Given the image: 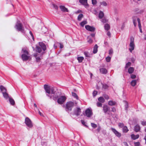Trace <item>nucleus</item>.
I'll list each match as a JSON object with an SVG mask.
<instances>
[{
  "label": "nucleus",
  "instance_id": "obj_30",
  "mask_svg": "<svg viewBox=\"0 0 146 146\" xmlns=\"http://www.w3.org/2000/svg\"><path fill=\"white\" fill-rule=\"evenodd\" d=\"M77 59L78 60V62L79 63H81L82 62V61L84 60V58L82 56H80L78 57Z\"/></svg>",
  "mask_w": 146,
  "mask_h": 146
},
{
  "label": "nucleus",
  "instance_id": "obj_56",
  "mask_svg": "<svg viewBox=\"0 0 146 146\" xmlns=\"http://www.w3.org/2000/svg\"><path fill=\"white\" fill-rule=\"evenodd\" d=\"M102 22L104 23H106L107 22V20L105 18L102 20Z\"/></svg>",
  "mask_w": 146,
  "mask_h": 146
},
{
  "label": "nucleus",
  "instance_id": "obj_33",
  "mask_svg": "<svg viewBox=\"0 0 146 146\" xmlns=\"http://www.w3.org/2000/svg\"><path fill=\"white\" fill-rule=\"evenodd\" d=\"M104 29L105 30L108 31L110 29V25L108 24H106L105 25Z\"/></svg>",
  "mask_w": 146,
  "mask_h": 146
},
{
  "label": "nucleus",
  "instance_id": "obj_5",
  "mask_svg": "<svg viewBox=\"0 0 146 146\" xmlns=\"http://www.w3.org/2000/svg\"><path fill=\"white\" fill-rule=\"evenodd\" d=\"M84 115L88 117H91L93 115L92 110L89 108L87 109L85 111V112L83 113Z\"/></svg>",
  "mask_w": 146,
  "mask_h": 146
},
{
  "label": "nucleus",
  "instance_id": "obj_58",
  "mask_svg": "<svg viewBox=\"0 0 146 146\" xmlns=\"http://www.w3.org/2000/svg\"><path fill=\"white\" fill-rule=\"evenodd\" d=\"M81 121L83 125H84L85 126H86V125H85V122L84 121V120H81Z\"/></svg>",
  "mask_w": 146,
  "mask_h": 146
},
{
  "label": "nucleus",
  "instance_id": "obj_3",
  "mask_svg": "<svg viewBox=\"0 0 146 146\" xmlns=\"http://www.w3.org/2000/svg\"><path fill=\"white\" fill-rule=\"evenodd\" d=\"M74 102H68L66 103L65 110L67 111H71L74 106Z\"/></svg>",
  "mask_w": 146,
  "mask_h": 146
},
{
  "label": "nucleus",
  "instance_id": "obj_25",
  "mask_svg": "<svg viewBox=\"0 0 146 146\" xmlns=\"http://www.w3.org/2000/svg\"><path fill=\"white\" fill-rule=\"evenodd\" d=\"M134 68L132 67H130L128 69V72L130 74H132L134 71Z\"/></svg>",
  "mask_w": 146,
  "mask_h": 146
},
{
  "label": "nucleus",
  "instance_id": "obj_44",
  "mask_svg": "<svg viewBox=\"0 0 146 146\" xmlns=\"http://www.w3.org/2000/svg\"><path fill=\"white\" fill-rule=\"evenodd\" d=\"M97 106L98 107H102V104L100 102H97L96 103Z\"/></svg>",
  "mask_w": 146,
  "mask_h": 146
},
{
  "label": "nucleus",
  "instance_id": "obj_14",
  "mask_svg": "<svg viewBox=\"0 0 146 146\" xmlns=\"http://www.w3.org/2000/svg\"><path fill=\"white\" fill-rule=\"evenodd\" d=\"M38 44L40 47L44 51L46 50V46L44 43L42 42H39Z\"/></svg>",
  "mask_w": 146,
  "mask_h": 146
},
{
  "label": "nucleus",
  "instance_id": "obj_63",
  "mask_svg": "<svg viewBox=\"0 0 146 146\" xmlns=\"http://www.w3.org/2000/svg\"><path fill=\"white\" fill-rule=\"evenodd\" d=\"M59 47L60 48H62L63 47V45L61 43H60Z\"/></svg>",
  "mask_w": 146,
  "mask_h": 146
},
{
  "label": "nucleus",
  "instance_id": "obj_51",
  "mask_svg": "<svg viewBox=\"0 0 146 146\" xmlns=\"http://www.w3.org/2000/svg\"><path fill=\"white\" fill-rule=\"evenodd\" d=\"M100 129L101 128L99 127L97 129L94 131V132L97 133L98 132L100 131Z\"/></svg>",
  "mask_w": 146,
  "mask_h": 146
},
{
  "label": "nucleus",
  "instance_id": "obj_43",
  "mask_svg": "<svg viewBox=\"0 0 146 146\" xmlns=\"http://www.w3.org/2000/svg\"><path fill=\"white\" fill-rule=\"evenodd\" d=\"M116 103L114 101L110 100V106L115 105Z\"/></svg>",
  "mask_w": 146,
  "mask_h": 146
},
{
  "label": "nucleus",
  "instance_id": "obj_54",
  "mask_svg": "<svg viewBox=\"0 0 146 146\" xmlns=\"http://www.w3.org/2000/svg\"><path fill=\"white\" fill-rule=\"evenodd\" d=\"M140 145V143L139 142L134 143L135 146H139Z\"/></svg>",
  "mask_w": 146,
  "mask_h": 146
},
{
  "label": "nucleus",
  "instance_id": "obj_4",
  "mask_svg": "<svg viewBox=\"0 0 146 146\" xmlns=\"http://www.w3.org/2000/svg\"><path fill=\"white\" fill-rule=\"evenodd\" d=\"M134 39L133 36H131L130 38V42L129 46L130 48H129V50L131 52H132V50H133L135 48V44L134 43Z\"/></svg>",
  "mask_w": 146,
  "mask_h": 146
},
{
  "label": "nucleus",
  "instance_id": "obj_64",
  "mask_svg": "<svg viewBox=\"0 0 146 146\" xmlns=\"http://www.w3.org/2000/svg\"><path fill=\"white\" fill-rule=\"evenodd\" d=\"M104 44L106 46H108V43L106 41H105L104 42Z\"/></svg>",
  "mask_w": 146,
  "mask_h": 146
},
{
  "label": "nucleus",
  "instance_id": "obj_62",
  "mask_svg": "<svg viewBox=\"0 0 146 146\" xmlns=\"http://www.w3.org/2000/svg\"><path fill=\"white\" fill-rule=\"evenodd\" d=\"M144 11V10L143 9H142L140 10L139 12H138V13L141 14L143 13Z\"/></svg>",
  "mask_w": 146,
  "mask_h": 146
},
{
  "label": "nucleus",
  "instance_id": "obj_29",
  "mask_svg": "<svg viewBox=\"0 0 146 146\" xmlns=\"http://www.w3.org/2000/svg\"><path fill=\"white\" fill-rule=\"evenodd\" d=\"M104 16V13L102 11H100L98 15L99 18L102 19Z\"/></svg>",
  "mask_w": 146,
  "mask_h": 146
},
{
  "label": "nucleus",
  "instance_id": "obj_55",
  "mask_svg": "<svg viewBox=\"0 0 146 146\" xmlns=\"http://www.w3.org/2000/svg\"><path fill=\"white\" fill-rule=\"evenodd\" d=\"M136 77V76L135 75L131 74V78L132 79L135 78Z\"/></svg>",
  "mask_w": 146,
  "mask_h": 146
},
{
  "label": "nucleus",
  "instance_id": "obj_39",
  "mask_svg": "<svg viewBox=\"0 0 146 146\" xmlns=\"http://www.w3.org/2000/svg\"><path fill=\"white\" fill-rule=\"evenodd\" d=\"M133 22L134 27H135L137 26L136 20V19H135L133 17Z\"/></svg>",
  "mask_w": 146,
  "mask_h": 146
},
{
  "label": "nucleus",
  "instance_id": "obj_7",
  "mask_svg": "<svg viewBox=\"0 0 146 146\" xmlns=\"http://www.w3.org/2000/svg\"><path fill=\"white\" fill-rule=\"evenodd\" d=\"M25 123L30 128L32 127L33 126V124L31 120L29 118L27 117L25 119Z\"/></svg>",
  "mask_w": 146,
  "mask_h": 146
},
{
  "label": "nucleus",
  "instance_id": "obj_12",
  "mask_svg": "<svg viewBox=\"0 0 146 146\" xmlns=\"http://www.w3.org/2000/svg\"><path fill=\"white\" fill-rule=\"evenodd\" d=\"M29 54H22L21 56V58L22 60L24 61L27 60L29 58L30 56H29Z\"/></svg>",
  "mask_w": 146,
  "mask_h": 146
},
{
  "label": "nucleus",
  "instance_id": "obj_8",
  "mask_svg": "<svg viewBox=\"0 0 146 146\" xmlns=\"http://www.w3.org/2000/svg\"><path fill=\"white\" fill-rule=\"evenodd\" d=\"M81 113V110L80 108H77L76 109H74V114L78 116L80 115Z\"/></svg>",
  "mask_w": 146,
  "mask_h": 146
},
{
  "label": "nucleus",
  "instance_id": "obj_46",
  "mask_svg": "<svg viewBox=\"0 0 146 146\" xmlns=\"http://www.w3.org/2000/svg\"><path fill=\"white\" fill-rule=\"evenodd\" d=\"M91 125L92 127L94 128H96L97 127V125L96 124L93 123H91Z\"/></svg>",
  "mask_w": 146,
  "mask_h": 146
},
{
  "label": "nucleus",
  "instance_id": "obj_11",
  "mask_svg": "<svg viewBox=\"0 0 146 146\" xmlns=\"http://www.w3.org/2000/svg\"><path fill=\"white\" fill-rule=\"evenodd\" d=\"M79 1L86 8H87L89 7V5L87 3V0H79Z\"/></svg>",
  "mask_w": 146,
  "mask_h": 146
},
{
  "label": "nucleus",
  "instance_id": "obj_53",
  "mask_svg": "<svg viewBox=\"0 0 146 146\" xmlns=\"http://www.w3.org/2000/svg\"><path fill=\"white\" fill-rule=\"evenodd\" d=\"M53 7L56 10L58 9V6L55 4H52Z\"/></svg>",
  "mask_w": 146,
  "mask_h": 146
},
{
  "label": "nucleus",
  "instance_id": "obj_17",
  "mask_svg": "<svg viewBox=\"0 0 146 146\" xmlns=\"http://www.w3.org/2000/svg\"><path fill=\"white\" fill-rule=\"evenodd\" d=\"M21 53H22V54H29V52L25 48H22Z\"/></svg>",
  "mask_w": 146,
  "mask_h": 146
},
{
  "label": "nucleus",
  "instance_id": "obj_6",
  "mask_svg": "<svg viewBox=\"0 0 146 146\" xmlns=\"http://www.w3.org/2000/svg\"><path fill=\"white\" fill-rule=\"evenodd\" d=\"M66 99V98L64 96H60L58 99L57 102L60 104H62L65 102Z\"/></svg>",
  "mask_w": 146,
  "mask_h": 146
},
{
  "label": "nucleus",
  "instance_id": "obj_18",
  "mask_svg": "<svg viewBox=\"0 0 146 146\" xmlns=\"http://www.w3.org/2000/svg\"><path fill=\"white\" fill-rule=\"evenodd\" d=\"M3 97L6 100L9 98V94L7 93V92H5L2 93Z\"/></svg>",
  "mask_w": 146,
  "mask_h": 146
},
{
  "label": "nucleus",
  "instance_id": "obj_36",
  "mask_svg": "<svg viewBox=\"0 0 146 146\" xmlns=\"http://www.w3.org/2000/svg\"><path fill=\"white\" fill-rule=\"evenodd\" d=\"M72 95L74 98L77 99H78V98L77 94L75 92H72Z\"/></svg>",
  "mask_w": 146,
  "mask_h": 146
},
{
  "label": "nucleus",
  "instance_id": "obj_42",
  "mask_svg": "<svg viewBox=\"0 0 146 146\" xmlns=\"http://www.w3.org/2000/svg\"><path fill=\"white\" fill-rule=\"evenodd\" d=\"M103 97L106 100H108L109 98V97L106 94H104L103 95Z\"/></svg>",
  "mask_w": 146,
  "mask_h": 146
},
{
  "label": "nucleus",
  "instance_id": "obj_9",
  "mask_svg": "<svg viewBox=\"0 0 146 146\" xmlns=\"http://www.w3.org/2000/svg\"><path fill=\"white\" fill-rule=\"evenodd\" d=\"M85 28L87 30L91 32H94L95 30V27L88 25H85Z\"/></svg>",
  "mask_w": 146,
  "mask_h": 146
},
{
  "label": "nucleus",
  "instance_id": "obj_16",
  "mask_svg": "<svg viewBox=\"0 0 146 146\" xmlns=\"http://www.w3.org/2000/svg\"><path fill=\"white\" fill-rule=\"evenodd\" d=\"M0 89L2 94L6 92H7L6 88L2 85L0 86Z\"/></svg>",
  "mask_w": 146,
  "mask_h": 146
},
{
  "label": "nucleus",
  "instance_id": "obj_57",
  "mask_svg": "<svg viewBox=\"0 0 146 146\" xmlns=\"http://www.w3.org/2000/svg\"><path fill=\"white\" fill-rule=\"evenodd\" d=\"M106 61L108 62H110V56H108V57L106 58Z\"/></svg>",
  "mask_w": 146,
  "mask_h": 146
},
{
  "label": "nucleus",
  "instance_id": "obj_15",
  "mask_svg": "<svg viewBox=\"0 0 146 146\" xmlns=\"http://www.w3.org/2000/svg\"><path fill=\"white\" fill-rule=\"evenodd\" d=\"M59 7L61 11H62L64 12H68L69 11L67 8L65 7L64 6L60 5Z\"/></svg>",
  "mask_w": 146,
  "mask_h": 146
},
{
  "label": "nucleus",
  "instance_id": "obj_59",
  "mask_svg": "<svg viewBox=\"0 0 146 146\" xmlns=\"http://www.w3.org/2000/svg\"><path fill=\"white\" fill-rule=\"evenodd\" d=\"M141 124L143 125H146V121H141Z\"/></svg>",
  "mask_w": 146,
  "mask_h": 146
},
{
  "label": "nucleus",
  "instance_id": "obj_24",
  "mask_svg": "<svg viewBox=\"0 0 146 146\" xmlns=\"http://www.w3.org/2000/svg\"><path fill=\"white\" fill-rule=\"evenodd\" d=\"M35 49L36 51L39 53H40L42 52V49L39 46H36Z\"/></svg>",
  "mask_w": 146,
  "mask_h": 146
},
{
  "label": "nucleus",
  "instance_id": "obj_10",
  "mask_svg": "<svg viewBox=\"0 0 146 146\" xmlns=\"http://www.w3.org/2000/svg\"><path fill=\"white\" fill-rule=\"evenodd\" d=\"M111 129L112 131L115 135L116 136L118 137H120L121 136V134L117 131L115 129L111 128Z\"/></svg>",
  "mask_w": 146,
  "mask_h": 146
},
{
  "label": "nucleus",
  "instance_id": "obj_26",
  "mask_svg": "<svg viewBox=\"0 0 146 146\" xmlns=\"http://www.w3.org/2000/svg\"><path fill=\"white\" fill-rule=\"evenodd\" d=\"M123 102L125 103V110L127 111L128 108V102L124 100Z\"/></svg>",
  "mask_w": 146,
  "mask_h": 146
},
{
  "label": "nucleus",
  "instance_id": "obj_50",
  "mask_svg": "<svg viewBox=\"0 0 146 146\" xmlns=\"http://www.w3.org/2000/svg\"><path fill=\"white\" fill-rule=\"evenodd\" d=\"M111 108V111L113 112L114 113H115L116 112V109L115 107H113V108Z\"/></svg>",
  "mask_w": 146,
  "mask_h": 146
},
{
  "label": "nucleus",
  "instance_id": "obj_32",
  "mask_svg": "<svg viewBox=\"0 0 146 146\" xmlns=\"http://www.w3.org/2000/svg\"><path fill=\"white\" fill-rule=\"evenodd\" d=\"M137 83V81L136 80H133L131 82V85L134 86Z\"/></svg>",
  "mask_w": 146,
  "mask_h": 146
},
{
  "label": "nucleus",
  "instance_id": "obj_38",
  "mask_svg": "<svg viewBox=\"0 0 146 146\" xmlns=\"http://www.w3.org/2000/svg\"><path fill=\"white\" fill-rule=\"evenodd\" d=\"M137 21L138 23V25L139 28H141V21L139 18H137Z\"/></svg>",
  "mask_w": 146,
  "mask_h": 146
},
{
  "label": "nucleus",
  "instance_id": "obj_52",
  "mask_svg": "<svg viewBox=\"0 0 146 146\" xmlns=\"http://www.w3.org/2000/svg\"><path fill=\"white\" fill-rule=\"evenodd\" d=\"M92 4L93 5H95L97 3V1L96 0H92Z\"/></svg>",
  "mask_w": 146,
  "mask_h": 146
},
{
  "label": "nucleus",
  "instance_id": "obj_13",
  "mask_svg": "<svg viewBox=\"0 0 146 146\" xmlns=\"http://www.w3.org/2000/svg\"><path fill=\"white\" fill-rule=\"evenodd\" d=\"M103 110L104 112L105 113L109 114V107L107 105H104L103 106Z\"/></svg>",
  "mask_w": 146,
  "mask_h": 146
},
{
  "label": "nucleus",
  "instance_id": "obj_2",
  "mask_svg": "<svg viewBox=\"0 0 146 146\" xmlns=\"http://www.w3.org/2000/svg\"><path fill=\"white\" fill-rule=\"evenodd\" d=\"M15 28L17 31H21L22 33H24V28L20 21H17L15 26Z\"/></svg>",
  "mask_w": 146,
  "mask_h": 146
},
{
  "label": "nucleus",
  "instance_id": "obj_47",
  "mask_svg": "<svg viewBox=\"0 0 146 146\" xmlns=\"http://www.w3.org/2000/svg\"><path fill=\"white\" fill-rule=\"evenodd\" d=\"M100 4L101 5H102L104 6H106L107 5V4L105 1H103L102 2H100Z\"/></svg>",
  "mask_w": 146,
  "mask_h": 146
},
{
  "label": "nucleus",
  "instance_id": "obj_1",
  "mask_svg": "<svg viewBox=\"0 0 146 146\" xmlns=\"http://www.w3.org/2000/svg\"><path fill=\"white\" fill-rule=\"evenodd\" d=\"M44 88L46 94V95L50 97V99L54 100H56L60 96V93L56 92L53 87H51L47 85H44Z\"/></svg>",
  "mask_w": 146,
  "mask_h": 146
},
{
  "label": "nucleus",
  "instance_id": "obj_27",
  "mask_svg": "<svg viewBox=\"0 0 146 146\" xmlns=\"http://www.w3.org/2000/svg\"><path fill=\"white\" fill-rule=\"evenodd\" d=\"M98 101L101 103H103L105 102L104 98L103 97L101 96L98 99Z\"/></svg>",
  "mask_w": 146,
  "mask_h": 146
},
{
  "label": "nucleus",
  "instance_id": "obj_45",
  "mask_svg": "<svg viewBox=\"0 0 146 146\" xmlns=\"http://www.w3.org/2000/svg\"><path fill=\"white\" fill-rule=\"evenodd\" d=\"M98 92L96 90H94L93 92V96L94 97L97 95Z\"/></svg>",
  "mask_w": 146,
  "mask_h": 146
},
{
  "label": "nucleus",
  "instance_id": "obj_28",
  "mask_svg": "<svg viewBox=\"0 0 146 146\" xmlns=\"http://www.w3.org/2000/svg\"><path fill=\"white\" fill-rule=\"evenodd\" d=\"M9 101L11 105H14L15 102L13 99L11 98H9Z\"/></svg>",
  "mask_w": 146,
  "mask_h": 146
},
{
  "label": "nucleus",
  "instance_id": "obj_34",
  "mask_svg": "<svg viewBox=\"0 0 146 146\" xmlns=\"http://www.w3.org/2000/svg\"><path fill=\"white\" fill-rule=\"evenodd\" d=\"M128 130H129L128 129L127 126H125L123 127V132L127 133V132Z\"/></svg>",
  "mask_w": 146,
  "mask_h": 146
},
{
  "label": "nucleus",
  "instance_id": "obj_41",
  "mask_svg": "<svg viewBox=\"0 0 146 146\" xmlns=\"http://www.w3.org/2000/svg\"><path fill=\"white\" fill-rule=\"evenodd\" d=\"M131 63L130 62H128L126 64V65L125 66V68L126 69L128 68L129 66H131Z\"/></svg>",
  "mask_w": 146,
  "mask_h": 146
},
{
  "label": "nucleus",
  "instance_id": "obj_23",
  "mask_svg": "<svg viewBox=\"0 0 146 146\" xmlns=\"http://www.w3.org/2000/svg\"><path fill=\"white\" fill-rule=\"evenodd\" d=\"M98 46L97 44L95 45L94 47L93 52L94 54L98 52Z\"/></svg>",
  "mask_w": 146,
  "mask_h": 146
},
{
  "label": "nucleus",
  "instance_id": "obj_19",
  "mask_svg": "<svg viewBox=\"0 0 146 146\" xmlns=\"http://www.w3.org/2000/svg\"><path fill=\"white\" fill-rule=\"evenodd\" d=\"M38 54L37 53H36L34 54V56L36 58V60L37 62H39L40 61V58L39 56H38Z\"/></svg>",
  "mask_w": 146,
  "mask_h": 146
},
{
  "label": "nucleus",
  "instance_id": "obj_37",
  "mask_svg": "<svg viewBox=\"0 0 146 146\" xmlns=\"http://www.w3.org/2000/svg\"><path fill=\"white\" fill-rule=\"evenodd\" d=\"M84 54L86 57H88V58H89L90 57V54L89 53H88L87 52H84Z\"/></svg>",
  "mask_w": 146,
  "mask_h": 146
},
{
  "label": "nucleus",
  "instance_id": "obj_61",
  "mask_svg": "<svg viewBox=\"0 0 146 146\" xmlns=\"http://www.w3.org/2000/svg\"><path fill=\"white\" fill-rule=\"evenodd\" d=\"M88 42L90 43H91L93 42V40L91 39H90L88 41Z\"/></svg>",
  "mask_w": 146,
  "mask_h": 146
},
{
  "label": "nucleus",
  "instance_id": "obj_49",
  "mask_svg": "<svg viewBox=\"0 0 146 146\" xmlns=\"http://www.w3.org/2000/svg\"><path fill=\"white\" fill-rule=\"evenodd\" d=\"M118 125L120 127H123L124 126V124L122 123H119L118 124Z\"/></svg>",
  "mask_w": 146,
  "mask_h": 146
},
{
  "label": "nucleus",
  "instance_id": "obj_60",
  "mask_svg": "<svg viewBox=\"0 0 146 146\" xmlns=\"http://www.w3.org/2000/svg\"><path fill=\"white\" fill-rule=\"evenodd\" d=\"M113 53V49L111 48H110V56L111 55V54H112ZM111 57L110 56V60L111 59Z\"/></svg>",
  "mask_w": 146,
  "mask_h": 146
},
{
  "label": "nucleus",
  "instance_id": "obj_40",
  "mask_svg": "<svg viewBox=\"0 0 146 146\" xmlns=\"http://www.w3.org/2000/svg\"><path fill=\"white\" fill-rule=\"evenodd\" d=\"M60 43L56 42L54 45V47L55 49L56 48L59 46Z\"/></svg>",
  "mask_w": 146,
  "mask_h": 146
},
{
  "label": "nucleus",
  "instance_id": "obj_22",
  "mask_svg": "<svg viewBox=\"0 0 146 146\" xmlns=\"http://www.w3.org/2000/svg\"><path fill=\"white\" fill-rule=\"evenodd\" d=\"M131 137L133 139L135 140L139 138V135L138 134L135 135L134 134H133L131 135Z\"/></svg>",
  "mask_w": 146,
  "mask_h": 146
},
{
  "label": "nucleus",
  "instance_id": "obj_35",
  "mask_svg": "<svg viewBox=\"0 0 146 146\" xmlns=\"http://www.w3.org/2000/svg\"><path fill=\"white\" fill-rule=\"evenodd\" d=\"M83 17V15L82 14H80L79 15L78 17V20L79 21H80L82 18Z\"/></svg>",
  "mask_w": 146,
  "mask_h": 146
},
{
  "label": "nucleus",
  "instance_id": "obj_31",
  "mask_svg": "<svg viewBox=\"0 0 146 146\" xmlns=\"http://www.w3.org/2000/svg\"><path fill=\"white\" fill-rule=\"evenodd\" d=\"M87 23V22L86 20H84L80 23V25L81 26L83 27Z\"/></svg>",
  "mask_w": 146,
  "mask_h": 146
},
{
  "label": "nucleus",
  "instance_id": "obj_20",
  "mask_svg": "<svg viewBox=\"0 0 146 146\" xmlns=\"http://www.w3.org/2000/svg\"><path fill=\"white\" fill-rule=\"evenodd\" d=\"M140 126L138 124L136 125L134 127V131L136 132L139 131L140 130Z\"/></svg>",
  "mask_w": 146,
  "mask_h": 146
},
{
  "label": "nucleus",
  "instance_id": "obj_21",
  "mask_svg": "<svg viewBox=\"0 0 146 146\" xmlns=\"http://www.w3.org/2000/svg\"><path fill=\"white\" fill-rule=\"evenodd\" d=\"M100 72L103 74H105L107 73V70L104 68H101L100 69Z\"/></svg>",
  "mask_w": 146,
  "mask_h": 146
},
{
  "label": "nucleus",
  "instance_id": "obj_48",
  "mask_svg": "<svg viewBox=\"0 0 146 146\" xmlns=\"http://www.w3.org/2000/svg\"><path fill=\"white\" fill-rule=\"evenodd\" d=\"M102 87L106 89L108 88V86L107 84H103Z\"/></svg>",
  "mask_w": 146,
  "mask_h": 146
}]
</instances>
